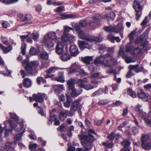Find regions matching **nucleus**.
Masks as SVG:
<instances>
[{"label": "nucleus", "mask_w": 151, "mask_h": 151, "mask_svg": "<svg viewBox=\"0 0 151 151\" xmlns=\"http://www.w3.org/2000/svg\"><path fill=\"white\" fill-rule=\"evenodd\" d=\"M94 62L108 67H111L117 63L116 60L114 58L113 55L109 54L99 57L95 59Z\"/></svg>", "instance_id": "obj_1"}, {"label": "nucleus", "mask_w": 151, "mask_h": 151, "mask_svg": "<svg viewBox=\"0 0 151 151\" xmlns=\"http://www.w3.org/2000/svg\"><path fill=\"white\" fill-rule=\"evenodd\" d=\"M88 136L80 134L78 136V138L80 140H84L86 141L81 142V143L86 150H90L91 149L92 146L91 143L93 142L94 140L93 136L90 133H93L94 134L97 135L96 132L92 129H88Z\"/></svg>", "instance_id": "obj_2"}, {"label": "nucleus", "mask_w": 151, "mask_h": 151, "mask_svg": "<svg viewBox=\"0 0 151 151\" xmlns=\"http://www.w3.org/2000/svg\"><path fill=\"white\" fill-rule=\"evenodd\" d=\"M66 82L68 88V94L73 97L78 95L82 92V90L81 88L78 91H77L75 89V85L76 82L74 79L70 78Z\"/></svg>", "instance_id": "obj_3"}, {"label": "nucleus", "mask_w": 151, "mask_h": 151, "mask_svg": "<svg viewBox=\"0 0 151 151\" xmlns=\"http://www.w3.org/2000/svg\"><path fill=\"white\" fill-rule=\"evenodd\" d=\"M22 65L24 67V69L27 73L30 75H35L37 73V71L33 68L30 64L29 60L26 59L22 62Z\"/></svg>", "instance_id": "obj_4"}, {"label": "nucleus", "mask_w": 151, "mask_h": 151, "mask_svg": "<svg viewBox=\"0 0 151 151\" xmlns=\"http://www.w3.org/2000/svg\"><path fill=\"white\" fill-rule=\"evenodd\" d=\"M32 97H29V99L31 102L35 101L37 102L41 103L43 101L44 99H47L46 95L43 93H38L37 94L34 93L33 94Z\"/></svg>", "instance_id": "obj_5"}, {"label": "nucleus", "mask_w": 151, "mask_h": 151, "mask_svg": "<svg viewBox=\"0 0 151 151\" xmlns=\"http://www.w3.org/2000/svg\"><path fill=\"white\" fill-rule=\"evenodd\" d=\"M72 26L74 27L79 37L83 40H85L88 41L90 37L85 32H83L80 29L78 25L76 24L73 23L72 24Z\"/></svg>", "instance_id": "obj_6"}, {"label": "nucleus", "mask_w": 151, "mask_h": 151, "mask_svg": "<svg viewBox=\"0 0 151 151\" xmlns=\"http://www.w3.org/2000/svg\"><path fill=\"white\" fill-rule=\"evenodd\" d=\"M10 117L12 119L14 120L13 122L11 121H8V122H11L13 124V126L16 127L17 128H21V129L23 128L24 124L23 122H20L18 123L19 119L18 116L15 114L11 113H10Z\"/></svg>", "instance_id": "obj_7"}, {"label": "nucleus", "mask_w": 151, "mask_h": 151, "mask_svg": "<svg viewBox=\"0 0 151 151\" xmlns=\"http://www.w3.org/2000/svg\"><path fill=\"white\" fill-rule=\"evenodd\" d=\"M123 29L124 27L122 24H118L116 28L114 26L106 27L104 28V30L107 32H114L116 33L123 31Z\"/></svg>", "instance_id": "obj_8"}, {"label": "nucleus", "mask_w": 151, "mask_h": 151, "mask_svg": "<svg viewBox=\"0 0 151 151\" xmlns=\"http://www.w3.org/2000/svg\"><path fill=\"white\" fill-rule=\"evenodd\" d=\"M4 124L5 126L4 127L5 132H4V135L5 137H6L8 135V132L10 131V130H9L7 128L8 126H10L11 129H14L15 131L16 132H19L21 130V128H17L16 127H14L13 126V124L11 122H9L7 121L5 122Z\"/></svg>", "instance_id": "obj_9"}, {"label": "nucleus", "mask_w": 151, "mask_h": 151, "mask_svg": "<svg viewBox=\"0 0 151 151\" xmlns=\"http://www.w3.org/2000/svg\"><path fill=\"white\" fill-rule=\"evenodd\" d=\"M43 38L45 42H46L47 40H48L49 39L54 40L56 43H58L59 41V39L57 37L56 33L54 32H50L47 33L45 35Z\"/></svg>", "instance_id": "obj_10"}, {"label": "nucleus", "mask_w": 151, "mask_h": 151, "mask_svg": "<svg viewBox=\"0 0 151 151\" xmlns=\"http://www.w3.org/2000/svg\"><path fill=\"white\" fill-rule=\"evenodd\" d=\"M65 68H58L56 67H52L50 68L46 71L47 77L51 78L55 76V73L59 70H63Z\"/></svg>", "instance_id": "obj_11"}, {"label": "nucleus", "mask_w": 151, "mask_h": 151, "mask_svg": "<svg viewBox=\"0 0 151 151\" xmlns=\"http://www.w3.org/2000/svg\"><path fill=\"white\" fill-rule=\"evenodd\" d=\"M133 7L136 12L137 19L138 20L142 14V8L139 3L134 2Z\"/></svg>", "instance_id": "obj_12"}, {"label": "nucleus", "mask_w": 151, "mask_h": 151, "mask_svg": "<svg viewBox=\"0 0 151 151\" xmlns=\"http://www.w3.org/2000/svg\"><path fill=\"white\" fill-rule=\"evenodd\" d=\"M88 41L81 40L78 41V46L79 48L82 50H83L84 48H87L88 49H91L92 45H90Z\"/></svg>", "instance_id": "obj_13"}, {"label": "nucleus", "mask_w": 151, "mask_h": 151, "mask_svg": "<svg viewBox=\"0 0 151 151\" xmlns=\"http://www.w3.org/2000/svg\"><path fill=\"white\" fill-rule=\"evenodd\" d=\"M69 50L71 55L73 57L77 55L79 53L78 47L73 45H71Z\"/></svg>", "instance_id": "obj_14"}, {"label": "nucleus", "mask_w": 151, "mask_h": 151, "mask_svg": "<svg viewBox=\"0 0 151 151\" xmlns=\"http://www.w3.org/2000/svg\"><path fill=\"white\" fill-rule=\"evenodd\" d=\"M74 37L70 34H64L62 37V40L63 42H67L68 40L70 42H73L74 40Z\"/></svg>", "instance_id": "obj_15"}, {"label": "nucleus", "mask_w": 151, "mask_h": 151, "mask_svg": "<svg viewBox=\"0 0 151 151\" xmlns=\"http://www.w3.org/2000/svg\"><path fill=\"white\" fill-rule=\"evenodd\" d=\"M56 47V53L58 55L61 54L64 51L63 45L62 43L58 42Z\"/></svg>", "instance_id": "obj_16"}, {"label": "nucleus", "mask_w": 151, "mask_h": 151, "mask_svg": "<svg viewBox=\"0 0 151 151\" xmlns=\"http://www.w3.org/2000/svg\"><path fill=\"white\" fill-rule=\"evenodd\" d=\"M89 82L88 80L86 78H85L83 79H79L77 80V83L79 87L81 88H83L85 85V83H88ZM80 89L78 90H79Z\"/></svg>", "instance_id": "obj_17"}, {"label": "nucleus", "mask_w": 151, "mask_h": 151, "mask_svg": "<svg viewBox=\"0 0 151 151\" xmlns=\"http://www.w3.org/2000/svg\"><path fill=\"white\" fill-rule=\"evenodd\" d=\"M137 95L139 98L144 99L145 101H147L149 94L145 93L142 90H140L138 92Z\"/></svg>", "instance_id": "obj_18"}, {"label": "nucleus", "mask_w": 151, "mask_h": 151, "mask_svg": "<svg viewBox=\"0 0 151 151\" xmlns=\"http://www.w3.org/2000/svg\"><path fill=\"white\" fill-rule=\"evenodd\" d=\"M80 66L78 64L76 63L73 64L71 66V68L72 70L69 72V74H70L73 73L78 72L79 71V69H80Z\"/></svg>", "instance_id": "obj_19"}, {"label": "nucleus", "mask_w": 151, "mask_h": 151, "mask_svg": "<svg viewBox=\"0 0 151 151\" xmlns=\"http://www.w3.org/2000/svg\"><path fill=\"white\" fill-rule=\"evenodd\" d=\"M101 17L100 15L98 14L95 16L92 19L93 21L95 22H94L93 21L89 23L90 25L91 26H95L96 24L95 22L100 21L101 20Z\"/></svg>", "instance_id": "obj_20"}, {"label": "nucleus", "mask_w": 151, "mask_h": 151, "mask_svg": "<svg viewBox=\"0 0 151 151\" xmlns=\"http://www.w3.org/2000/svg\"><path fill=\"white\" fill-rule=\"evenodd\" d=\"M50 119L48 124H51L53 120L55 121L54 122V124L55 125H58L60 124V122L59 120L57 119L56 116L55 115H50Z\"/></svg>", "instance_id": "obj_21"}, {"label": "nucleus", "mask_w": 151, "mask_h": 151, "mask_svg": "<svg viewBox=\"0 0 151 151\" xmlns=\"http://www.w3.org/2000/svg\"><path fill=\"white\" fill-rule=\"evenodd\" d=\"M65 95L67 98V100L66 101L64 102V106L65 107L68 108L70 105L72 99L70 96V95L68 94V93H66Z\"/></svg>", "instance_id": "obj_22"}, {"label": "nucleus", "mask_w": 151, "mask_h": 151, "mask_svg": "<svg viewBox=\"0 0 151 151\" xmlns=\"http://www.w3.org/2000/svg\"><path fill=\"white\" fill-rule=\"evenodd\" d=\"M23 83L24 87L28 88L31 86L32 81L29 78H25L23 80Z\"/></svg>", "instance_id": "obj_23"}, {"label": "nucleus", "mask_w": 151, "mask_h": 151, "mask_svg": "<svg viewBox=\"0 0 151 151\" xmlns=\"http://www.w3.org/2000/svg\"><path fill=\"white\" fill-rule=\"evenodd\" d=\"M79 101L78 100H77L75 101L70 107L71 110L75 111H76L79 107Z\"/></svg>", "instance_id": "obj_24"}, {"label": "nucleus", "mask_w": 151, "mask_h": 151, "mask_svg": "<svg viewBox=\"0 0 151 151\" xmlns=\"http://www.w3.org/2000/svg\"><path fill=\"white\" fill-rule=\"evenodd\" d=\"M82 60L84 63L87 64H89L90 62L93 60V58L92 56H86L82 58Z\"/></svg>", "instance_id": "obj_25"}, {"label": "nucleus", "mask_w": 151, "mask_h": 151, "mask_svg": "<svg viewBox=\"0 0 151 151\" xmlns=\"http://www.w3.org/2000/svg\"><path fill=\"white\" fill-rule=\"evenodd\" d=\"M102 40V38L101 37H95L94 36L90 37L88 41L90 42H100Z\"/></svg>", "instance_id": "obj_26"}, {"label": "nucleus", "mask_w": 151, "mask_h": 151, "mask_svg": "<svg viewBox=\"0 0 151 151\" xmlns=\"http://www.w3.org/2000/svg\"><path fill=\"white\" fill-rule=\"evenodd\" d=\"M75 17L74 15L72 14H63L60 15L59 18L61 19H65L67 18H73Z\"/></svg>", "instance_id": "obj_27"}, {"label": "nucleus", "mask_w": 151, "mask_h": 151, "mask_svg": "<svg viewBox=\"0 0 151 151\" xmlns=\"http://www.w3.org/2000/svg\"><path fill=\"white\" fill-rule=\"evenodd\" d=\"M115 17V14L113 12H111L109 14H107L106 15V17L107 19H111L114 20Z\"/></svg>", "instance_id": "obj_28"}, {"label": "nucleus", "mask_w": 151, "mask_h": 151, "mask_svg": "<svg viewBox=\"0 0 151 151\" xmlns=\"http://www.w3.org/2000/svg\"><path fill=\"white\" fill-rule=\"evenodd\" d=\"M137 30V29L134 30L129 35L128 37L129 38L130 40L131 41L134 39Z\"/></svg>", "instance_id": "obj_29"}, {"label": "nucleus", "mask_w": 151, "mask_h": 151, "mask_svg": "<svg viewBox=\"0 0 151 151\" xmlns=\"http://www.w3.org/2000/svg\"><path fill=\"white\" fill-rule=\"evenodd\" d=\"M127 93L132 98H134L136 97V93L130 88L127 89Z\"/></svg>", "instance_id": "obj_30"}, {"label": "nucleus", "mask_w": 151, "mask_h": 151, "mask_svg": "<svg viewBox=\"0 0 151 151\" xmlns=\"http://www.w3.org/2000/svg\"><path fill=\"white\" fill-rule=\"evenodd\" d=\"M59 74L60 76L57 79V81L62 83H63L65 81L63 76V73L62 72H60L59 73Z\"/></svg>", "instance_id": "obj_31"}, {"label": "nucleus", "mask_w": 151, "mask_h": 151, "mask_svg": "<svg viewBox=\"0 0 151 151\" xmlns=\"http://www.w3.org/2000/svg\"><path fill=\"white\" fill-rule=\"evenodd\" d=\"M150 142L149 140V138L148 135H145L142 137V145L145 144V143H147L148 142Z\"/></svg>", "instance_id": "obj_32"}, {"label": "nucleus", "mask_w": 151, "mask_h": 151, "mask_svg": "<svg viewBox=\"0 0 151 151\" xmlns=\"http://www.w3.org/2000/svg\"><path fill=\"white\" fill-rule=\"evenodd\" d=\"M142 147L145 150H148L151 149V141L148 142L142 145Z\"/></svg>", "instance_id": "obj_33"}, {"label": "nucleus", "mask_w": 151, "mask_h": 151, "mask_svg": "<svg viewBox=\"0 0 151 151\" xmlns=\"http://www.w3.org/2000/svg\"><path fill=\"white\" fill-rule=\"evenodd\" d=\"M23 128L21 130H22V131L21 132L16 135L14 139L17 141H18L21 139V137L23 134V133L24 132L25 129H23Z\"/></svg>", "instance_id": "obj_34"}, {"label": "nucleus", "mask_w": 151, "mask_h": 151, "mask_svg": "<svg viewBox=\"0 0 151 151\" xmlns=\"http://www.w3.org/2000/svg\"><path fill=\"white\" fill-rule=\"evenodd\" d=\"M60 59L63 61H67L70 59V56L68 54L65 53L61 56Z\"/></svg>", "instance_id": "obj_35"}, {"label": "nucleus", "mask_w": 151, "mask_h": 151, "mask_svg": "<svg viewBox=\"0 0 151 151\" xmlns=\"http://www.w3.org/2000/svg\"><path fill=\"white\" fill-rule=\"evenodd\" d=\"M39 34L37 33H32L30 37L31 38L33 39L35 41H37L39 37Z\"/></svg>", "instance_id": "obj_36"}, {"label": "nucleus", "mask_w": 151, "mask_h": 151, "mask_svg": "<svg viewBox=\"0 0 151 151\" xmlns=\"http://www.w3.org/2000/svg\"><path fill=\"white\" fill-rule=\"evenodd\" d=\"M104 92L103 89L102 88H100L97 91H95L92 94L93 96H99L100 95L102 94Z\"/></svg>", "instance_id": "obj_37"}, {"label": "nucleus", "mask_w": 151, "mask_h": 151, "mask_svg": "<svg viewBox=\"0 0 151 151\" xmlns=\"http://www.w3.org/2000/svg\"><path fill=\"white\" fill-rule=\"evenodd\" d=\"M30 63L31 65L32 66L33 68L35 69V68H37L39 65V62L37 61H32L30 62Z\"/></svg>", "instance_id": "obj_38"}, {"label": "nucleus", "mask_w": 151, "mask_h": 151, "mask_svg": "<svg viewBox=\"0 0 151 151\" xmlns=\"http://www.w3.org/2000/svg\"><path fill=\"white\" fill-rule=\"evenodd\" d=\"M125 60L126 62L128 63L134 62L135 61L134 59L130 57H126L125 58Z\"/></svg>", "instance_id": "obj_39"}, {"label": "nucleus", "mask_w": 151, "mask_h": 151, "mask_svg": "<svg viewBox=\"0 0 151 151\" xmlns=\"http://www.w3.org/2000/svg\"><path fill=\"white\" fill-rule=\"evenodd\" d=\"M18 0H3L2 2L6 4H10L17 2Z\"/></svg>", "instance_id": "obj_40"}, {"label": "nucleus", "mask_w": 151, "mask_h": 151, "mask_svg": "<svg viewBox=\"0 0 151 151\" xmlns=\"http://www.w3.org/2000/svg\"><path fill=\"white\" fill-rule=\"evenodd\" d=\"M131 144V142L128 141L124 140L122 142V145L124 147H129Z\"/></svg>", "instance_id": "obj_41"}, {"label": "nucleus", "mask_w": 151, "mask_h": 151, "mask_svg": "<svg viewBox=\"0 0 151 151\" xmlns=\"http://www.w3.org/2000/svg\"><path fill=\"white\" fill-rule=\"evenodd\" d=\"M43 42L45 44H46L48 48H52L54 46L53 43L51 42H48V39L47 40L46 42H45L44 41V38H43Z\"/></svg>", "instance_id": "obj_42"}, {"label": "nucleus", "mask_w": 151, "mask_h": 151, "mask_svg": "<svg viewBox=\"0 0 151 151\" xmlns=\"http://www.w3.org/2000/svg\"><path fill=\"white\" fill-rule=\"evenodd\" d=\"M40 57L43 59H46L48 58V54L46 52H44L40 54Z\"/></svg>", "instance_id": "obj_43"}, {"label": "nucleus", "mask_w": 151, "mask_h": 151, "mask_svg": "<svg viewBox=\"0 0 151 151\" xmlns=\"http://www.w3.org/2000/svg\"><path fill=\"white\" fill-rule=\"evenodd\" d=\"M59 118L61 121H64L66 117V116L63 112H61L59 115Z\"/></svg>", "instance_id": "obj_44"}, {"label": "nucleus", "mask_w": 151, "mask_h": 151, "mask_svg": "<svg viewBox=\"0 0 151 151\" xmlns=\"http://www.w3.org/2000/svg\"><path fill=\"white\" fill-rule=\"evenodd\" d=\"M26 44L23 43H22L21 47L22 50L21 52L23 55H24L25 53V49L26 48Z\"/></svg>", "instance_id": "obj_45"}, {"label": "nucleus", "mask_w": 151, "mask_h": 151, "mask_svg": "<svg viewBox=\"0 0 151 151\" xmlns=\"http://www.w3.org/2000/svg\"><path fill=\"white\" fill-rule=\"evenodd\" d=\"M100 52L101 54H103L105 51H107V48L104 45H101L100 47Z\"/></svg>", "instance_id": "obj_46"}, {"label": "nucleus", "mask_w": 151, "mask_h": 151, "mask_svg": "<svg viewBox=\"0 0 151 151\" xmlns=\"http://www.w3.org/2000/svg\"><path fill=\"white\" fill-rule=\"evenodd\" d=\"M14 144L13 143L8 142L6 144L5 147H8V150L10 148H13L14 147Z\"/></svg>", "instance_id": "obj_47"}, {"label": "nucleus", "mask_w": 151, "mask_h": 151, "mask_svg": "<svg viewBox=\"0 0 151 151\" xmlns=\"http://www.w3.org/2000/svg\"><path fill=\"white\" fill-rule=\"evenodd\" d=\"M37 83L39 84H40V82L44 83H45L46 82V80L43 79L41 77H38L37 79Z\"/></svg>", "instance_id": "obj_48"}, {"label": "nucleus", "mask_w": 151, "mask_h": 151, "mask_svg": "<svg viewBox=\"0 0 151 151\" xmlns=\"http://www.w3.org/2000/svg\"><path fill=\"white\" fill-rule=\"evenodd\" d=\"M138 116H139L140 118H144V117H145V116H146V113L143 112L142 110L141 111L139 112L138 113Z\"/></svg>", "instance_id": "obj_49"}, {"label": "nucleus", "mask_w": 151, "mask_h": 151, "mask_svg": "<svg viewBox=\"0 0 151 151\" xmlns=\"http://www.w3.org/2000/svg\"><path fill=\"white\" fill-rule=\"evenodd\" d=\"M78 72L79 73L77 74V75H79L82 76H85L87 75V73L85 72L83 70L81 69H79V71Z\"/></svg>", "instance_id": "obj_50"}, {"label": "nucleus", "mask_w": 151, "mask_h": 151, "mask_svg": "<svg viewBox=\"0 0 151 151\" xmlns=\"http://www.w3.org/2000/svg\"><path fill=\"white\" fill-rule=\"evenodd\" d=\"M132 47L131 46L130 43L128 44L126 46L125 50L126 52H130L131 50Z\"/></svg>", "instance_id": "obj_51"}, {"label": "nucleus", "mask_w": 151, "mask_h": 151, "mask_svg": "<svg viewBox=\"0 0 151 151\" xmlns=\"http://www.w3.org/2000/svg\"><path fill=\"white\" fill-rule=\"evenodd\" d=\"M12 49V47L11 46H9L7 47L4 49L3 52L4 53H6L9 52Z\"/></svg>", "instance_id": "obj_52"}, {"label": "nucleus", "mask_w": 151, "mask_h": 151, "mask_svg": "<svg viewBox=\"0 0 151 151\" xmlns=\"http://www.w3.org/2000/svg\"><path fill=\"white\" fill-rule=\"evenodd\" d=\"M64 28V32H66L69 31L70 30H73V28L68 26L67 25L63 27Z\"/></svg>", "instance_id": "obj_53"}, {"label": "nucleus", "mask_w": 151, "mask_h": 151, "mask_svg": "<svg viewBox=\"0 0 151 151\" xmlns=\"http://www.w3.org/2000/svg\"><path fill=\"white\" fill-rule=\"evenodd\" d=\"M75 111H71L70 109V111H66L65 112V114L68 115V116H72L74 113Z\"/></svg>", "instance_id": "obj_54"}, {"label": "nucleus", "mask_w": 151, "mask_h": 151, "mask_svg": "<svg viewBox=\"0 0 151 151\" xmlns=\"http://www.w3.org/2000/svg\"><path fill=\"white\" fill-rule=\"evenodd\" d=\"M29 53L32 55H35L37 54L36 49L34 48H32L29 51Z\"/></svg>", "instance_id": "obj_55"}, {"label": "nucleus", "mask_w": 151, "mask_h": 151, "mask_svg": "<svg viewBox=\"0 0 151 151\" xmlns=\"http://www.w3.org/2000/svg\"><path fill=\"white\" fill-rule=\"evenodd\" d=\"M108 101L106 100H100L98 102L99 105H105L107 104Z\"/></svg>", "instance_id": "obj_56"}, {"label": "nucleus", "mask_w": 151, "mask_h": 151, "mask_svg": "<svg viewBox=\"0 0 151 151\" xmlns=\"http://www.w3.org/2000/svg\"><path fill=\"white\" fill-rule=\"evenodd\" d=\"M94 88L93 86L90 85H85L83 88H85L86 90H89L92 89Z\"/></svg>", "instance_id": "obj_57"}, {"label": "nucleus", "mask_w": 151, "mask_h": 151, "mask_svg": "<svg viewBox=\"0 0 151 151\" xmlns=\"http://www.w3.org/2000/svg\"><path fill=\"white\" fill-rule=\"evenodd\" d=\"M139 66V65L137 64L135 65H129V70H134L137 67H138Z\"/></svg>", "instance_id": "obj_58"}, {"label": "nucleus", "mask_w": 151, "mask_h": 151, "mask_svg": "<svg viewBox=\"0 0 151 151\" xmlns=\"http://www.w3.org/2000/svg\"><path fill=\"white\" fill-rule=\"evenodd\" d=\"M141 107L142 106L141 105H140L139 104H138L135 107V110L136 111L139 112L142 110L141 109Z\"/></svg>", "instance_id": "obj_59"}, {"label": "nucleus", "mask_w": 151, "mask_h": 151, "mask_svg": "<svg viewBox=\"0 0 151 151\" xmlns=\"http://www.w3.org/2000/svg\"><path fill=\"white\" fill-rule=\"evenodd\" d=\"M65 10V9L64 7L60 6L57 7L56 9H55V11L58 12H61Z\"/></svg>", "instance_id": "obj_60"}, {"label": "nucleus", "mask_w": 151, "mask_h": 151, "mask_svg": "<svg viewBox=\"0 0 151 151\" xmlns=\"http://www.w3.org/2000/svg\"><path fill=\"white\" fill-rule=\"evenodd\" d=\"M149 19L147 17H146L141 24V25H143L146 24L148 22Z\"/></svg>", "instance_id": "obj_61"}, {"label": "nucleus", "mask_w": 151, "mask_h": 151, "mask_svg": "<svg viewBox=\"0 0 151 151\" xmlns=\"http://www.w3.org/2000/svg\"><path fill=\"white\" fill-rule=\"evenodd\" d=\"M114 133L112 132L107 137V138H109V139L113 140L114 138Z\"/></svg>", "instance_id": "obj_62"}, {"label": "nucleus", "mask_w": 151, "mask_h": 151, "mask_svg": "<svg viewBox=\"0 0 151 151\" xmlns=\"http://www.w3.org/2000/svg\"><path fill=\"white\" fill-rule=\"evenodd\" d=\"M79 24L81 26L83 27L86 26V22L85 20H80Z\"/></svg>", "instance_id": "obj_63"}, {"label": "nucleus", "mask_w": 151, "mask_h": 151, "mask_svg": "<svg viewBox=\"0 0 151 151\" xmlns=\"http://www.w3.org/2000/svg\"><path fill=\"white\" fill-rule=\"evenodd\" d=\"M8 147H5L4 146H0V151H8Z\"/></svg>", "instance_id": "obj_64"}]
</instances>
